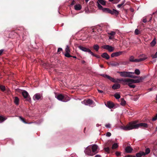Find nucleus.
<instances>
[{
    "label": "nucleus",
    "instance_id": "f257e3e1",
    "mask_svg": "<svg viewBox=\"0 0 157 157\" xmlns=\"http://www.w3.org/2000/svg\"><path fill=\"white\" fill-rule=\"evenodd\" d=\"M137 121H136L130 122L128 124L125 126H121V128L125 131H128L132 129H137L139 128H147L148 127V124L147 123L137 124Z\"/></svg>",
    "mask_w": 157,
    "mask_h": 157
},
{
    "label": "nucleus",
    "instance_id": "f03ea898",
    "mask_svg": "<svg viewBox=\"0 0 157 157\" xmlns=\"http://www.w3.org/2000/svg\"><path fill=\"white\" fill-rule=\"evenodd\" d=\"M101 76L105 78H107L113 82H131L132 83H137L140 82L142 80V78L141 77H140L139 79H137L136 80H134V79H130V78L115 79L114 78L111 77L108 75H101Z\"/></svg>",
    "mask_w": 157,
    "mask_h": 157
},
{
    "label": "nucleus",
    "instance_id": "7ed1b4c3",
    "mask_svg": "<svg viewBox=\"0 0 157 157\" xmlns=\"http://www.w3.org/2000/svg\"><path fill=\"white\" fill-rule=\"evenodd\" d=\"M98 9L102 10V11L106 13H109L112 15L115 14L116 15H118L119 14V11L113 9L112 10L110 9L106 8H103L102 6L99 3H98Z\"/></svg>",
    "mask_w": 157,
    "mask_h": 157
},
{
    "label": "nucleus",
    "instance_id": "20e7f679",
    "mask_svg": "<svg viewBox=\"0 0 157 157\" xmlns=\"http://www.w3.org/2000/svg\"><path fill=\"white\" fill-rule=\"evenodd\" d=\"M57 99L59 101H63V102H67L69 101L70 98L67 95H63L62 94H59L56 97Z\"/></svg>",
    "mask_w": 157,
    "mask_h": 157
},
{
    "label": "nucleus",
    "instance_id": "39448f33",
    "mask_svg": "<svg viewBox=\"0 0 157 157\" xmlns=\"http://www.w3.org/2000/svg\"><path fill=\"white\" fill-rule=\"evenodd\" d=\"M78 48L79 49L82 50L83 51L89 52L93 56L96 57L98 58H101V57L100 56L94 54L93 52H91V50L89 48H87L82 46H79Z\"/></svg>",
    "mask_w": 157,
    "mask_h": 157
},
{
    "label": "nucleus",
    "instance_id": "423d86ee",
    "mask_svg": "<svg viewBox=\"0 0 157 157\" xmlns=\"http://www.w3.org/2000/svg\"><path fill=\"white\" fill-rule=\"evenodd\" d=\"M118 73L120 74L121 76L125 78H130V75L134 74V73L133 72L126 71H118Z\"/></svg>",
    "mask_w": 157,
    "mask_h": 157
},
{
    "label": "nucleus",
    "instance_id": "0eeeda50",
    "mask_svg": "<svg viewBox=\"0 0 157 157\" xmlns=\"http://www.w3.org/2000/svg\"><path fill=\"white\" fill-rule=\"evenodd\" d=\"M112 143L111 141H109L106 143L105 147L104 148V149L105 151L107 153H109L110 151V148L112 145Z\"/></svg>",
    "mask_w": 157,
    "mask_h": 157
},
{
    "label": "nucleus",
    "instance_id": "6e6552de",
    "mask_svg": "<svg viewBox=\"0 0 157 157\" xmlns=\"http://www.w3.org/2000/svg\"><path fill=\"white\" fill-rule=\"evenodd\" d=\"M71 52L69 47L68 45H67L66 48H65V53L64 55L65 57H72V56L70 54V53Z\"/></svg>",
    "mask_w": 157,
    "mask_h": 157
},
{
    "label": "nucleus",
    "instance_id": "1a4fd4ad",
    "mask_svg": "<svg viewBox=\"0 0 157 157\" xmlns=\"http://www.w3.org/2000/svg\"><path fill=\"white\" fill-rule=\"evenodd\" d=\"M22 94L25 98L26 99L27 101H29L31 100V98L29 95V93H28L25 90H24L22 91Z\"/></svg>",
    "mask_w": 157,
    "mask_h": 157
},
{
    "label": "nucleus",
    "instance_id": "9d476101",
    "mask_svg": "<svg viewBox=\"0 0 157 157\" xmlns=\"http://www.w3.org/2000/svg\"><path fill=\"white\" fill-rule=\"evenodd\" d=\"M102 48L103 49L107 50L110 52L113 51L114 49L113 47L108 45H103L102 46Z\"/></svg>",
    "mask_w": 157,
    "mask_h": 157
},
{
    "label": "nucleus",
    "instance_id": "9b49d317",
    "mask_svg": "<svg viewBox=\"0 0 157 157\" xmlns=\"http://www.w3.org/2000/svg\"><path fill=\"white\" fill-rule=\"evenodd\" d=\"M43 97L39 93H37L35 94L33 97V99L35 100H41Z\"/></svg>",
    "mask_w": 157,
    "mask_h": 157
},
{
    "label": "nucleus",
    "instance_id": "f8f14e48",
    "mask_svg": "<svg viewBox=\"0 0 157 157\" xmlns=\"http://www.w3.org/2000/svg\"><path fill=\"white\" fill-rule=\"evenodd\" d=\"M105 105L110 109L113 108L114 106V104L110 101L107 102V103H105Z\"/></svg>",
    "mask_w": 157,
    "mask_h": 157
},
{
    "label": "nucleus",
    "instance_id": "ddd939ff",
    "mask_svg": "<svg viewBox=\"0 0 157 157\" xmlns=\"http://www.w3.org/2000/svg\"><path fill=\"white\" fill-rule=\"evenodd\" d=\"M98 148V146L96 145H92V152L94 153V155H95L96 153L98 152L97 150Z\"/></svg>",
    "mask_w": 157,
    "mask_h": 157
},
{
    "label": "nucleus",
    "instance_id": "4468645a",
    "mask_svg": "<svg viewBox=\"0 0 157 157\" xmlns=\"http://www.w3.org/2000/svg\"><path fill=\"white\" fill-rule=\"evenodd\" d=\"M122 53V52L120 51L117 52L115 53H113L111 54V57H117L121 55Z\"/></svg>",
    "mask_w": 157,
    "mask_h": 157
},
{
    "label": "nucleus",
    "instance_id": "2eb2a0df",
    "mask_svg": "<svg viewBox=\"0 0 157 157\" xmlns=\"http://www.w3.org/2000/svg\"><path fill=\"white\" fill-rule=\"evenodd\" d=\"M85 153L88 155H94V154H93V152H92L91 151V150L90 149L87 148L86 151H85Z\"/></svg>",
    "mask_w": 157,
    "mask_h": 157
},
{
    "label": "nucleus",
    "instance_id": "dca6fc26",
    "mask_svg": "<svg viewBox=\"0 0 157 157\" xmlns=\"http://www.w3.org/2000/svg\"><path fill=\"white\" fill-rule=\"evenodd\" d=\"M83 102L86 105H91L93 103V101L90 99H88L87 100H85Z\"/></svg>",
    "mask_w": 157,
    "mask_h": 157
},
{
    "label": "nucleus",
    "instance_id": "f3484780",
    "mask_svg": "<svg viewBox=\"0 0 157 157\" xmlns=\"http://www.w3.org/2000/svg\"><path fill=\"white\" fill-rule=\"evenodd\" d=\"M101 57L106 59H108L110 58V56L106 53H103L101 55Z\"/></svg>",
    "mask_w": 157,
    "mask_h": 157
},
{
    "label": "nucleus",
    "instance_id": "a211bd4d",
    "mask_svg": "<svg viewBox=\"0 0 157 157\" xmlns=\"http://www.w3.org/2000/svg\"><path fill=\"white\" fill-rule=\"evenodd\" d=\"M107 63L109 65H110L112 67H116L119 65V63H118L117 62H111L110 63H109L107 62Z\"/></svg>",
    "mask_w": 157,
    "mask_h": 157
},
{
    "label": "nucleus",
    "instance_id": "6ab92c4d",
    "mask_svg": "<svg viewBox=\"0 0 157 157\" xmlns=\"http://www.w3.org/2000/svg\"><path fill=\"white\" fill-rule=\"evenodd\" d=\"M124 84L128 85L129 87L131 88H134L135 87V85L134 84H132V83L131 82H124Z\"/></svg>",
    "mask_w": 157,
    "mask_h": 157
},
{
    "label": "nucleus",
    "instance_id": "aec40b11",
    "mask_svg": "<svg viewBox=\"0 0 157 157\" xmlns=\"http://www.w3.org/2000/svg\"><path fill=\"white\" fill-rule=\"evenodd\" d=\"M147 58V57H144V58H140L139 59H134L133 62H139L143 61Z\"/></svg>",
    "mask_w": 157,
    "mask_h": 157
},
{
    "label": "nucleus",
    "instance_id": "412c9836",
    "mask_svg": "<svg viewBox=\"0 0 157 157\" xmlns=\"http://www.w3.org/2000/svg\"><path fill=\"white\" fill-rule=\"evenodd\" d=\"M153 154L157 156V144L154 146L153 150Z\"/></svg>",
    "mask_w": 157,
    "mask_h": 157
},
{
    "label": "nucleus",
    "instance_id": "4be33fe9",
    "mask_svg": "<svg viewBox=\"0 0 157 157\" xmlns=\"http://www.w3.org/2000/svg\"><path fill=\"white\" fill-rule=\"evenodd\" d=\"M125 151L126 153H131L133 151V149L130 147L127 146L125 148Z\"/></svg>",
    "mask_w": 157,
    "mask_h": 157
},
{
    "label": "nucleus",
    "instance_id": "5701e85b",
    "mask_svg": "<svg viewBox=\"0 0 157 157\" xmlns=\"http://www.w3.org/2000/svg\"><path fill=\"white\" fill-rule=\"evenodd\" d=\"M120 84L115 83L112 86V89L114 90H116L120 88Z\"/></svg>",
    "mask_w": 157,
    "mask_h": 157
},
{
    "label": "nucleus",
    "instance_id": "b1692460",
    "mask_svg": "<svg viewBox=\"0 0 157 157\" xmlns=\"http://www.w3.org/2000/svg\"><path fill=\"white\" fill-rule=\"evenodd\" d=\"M82 9V6L80 4H76L74 6V9L76 10H80Z\"/></svg>",
    "mask_w": 157,
    "mask_h": 157
},
{
    "label": "nucleus",
    "instance_id": "393cba45",
    "mask_svg": "<svg viewBox=\"0 0 157 157\" xmlns=\"http://www.w3.org/2000/svg\"><path fill=\"white\" fill-rule=\"evenodd\" d=\"M144 155H145L144 152L142 151H140L139 153L136 154V156L137 157H141L142 156Z\"/></svg>",
    "mask_w": 157,
    "mask_h": 157
},
{
    "label": "nucleus",
    "instance_id": "a878e982",
    "mask_svg": "<svg viewBox=\"0 0 157 157\" xmlns=\"http://www.w3.org/2000/svg\"><path fill=\"white\" fill-rule=\"evenodd\" d=\"M97 4L98 3L100 5V4L102 5H105L106 1L105 0H98Z\"/></svg>",
    "mask_w": 157,
    "mask_h": 157
},
{
    "label": "nucleus",
    "instance_id": "bb28decb",
    "mask_svg": "<svg viewBox=\"0 0 157 157\" xmlns=\"http://www.w3.org/2000/svg\"><path fill=\"white\" fill-rule=\"evenodd\" d=\"M7 119V118L0 116V123H2Z\"/></svg>",
    "mask_w": 157,
    "mask_h": 157
},
{
    "label": "nucleus",
    "instance_id": "cd10ccee",
    "mask_svg": "<svg viewBox=\"0 0 157 157\" xmlns=\"http://www.w3.org/2000/svg\"><path fill=\"white\" fill-rule=\"evenodd\" d=\"M121 100V104L122 105H124L126 104V101L124 100V98H121L120 99Z\"/></svg>",
    "mask_w": 157,
    "mask_h": 157
},
{
    "label": "nucleus",
    "instance_id": "c85d7f7f",
    "mask_svg": "<svg viewBox=\"0 0 157 157\" xmlns=\"http://www.w3.org/2000/svg\"><path fill=\"white\" fill-rule=\"evenodd\" d=\"M19 100L17 97H15L14 102L16 105H17L19 104Z\"/></svg>",
    "mask_w": 157,
    "mask_h": 157
},
{
    "label": "nucleus",
    "instance_id": "c756f323",
    "mask_svg": "<svg viewBox=\"0 0 157 157\" xmlns=\"http://www.w3.org/2000/svg\"><path fill=\"white\" fill-rule=\"evenodd\" d=\"M93 49L95 50L96 52H98L99 49V46L97 44H95L93 46Z\"/></svg>",
    "mask_w": 157,
    "mask_h": 157
},
{
    "label": "nucleus",
    "instance_id": "7c9ffc66",
    "mask_svg": "<svg viewBox=\"0 0 157 157\" xmlns=\"http://www.w3.org/2000/svg\"><path fill=\"white\" fill-rule=\"evenodd\" d=\"M0 89L2 92H4L6 90V87L5 86H3L2 85H0Z\"/></svg>",
    "mask_w": 157,
    "mask_h": 157
},
{
    "label": "nucleus",
    "instance_id": "2f4dec72",
    "mask_svg": "<svg viewBox=\"0 0 157 157\" xmlns=\"http://www.w3.org/2000/svg\"><path fill=\"white\" fill-rule=\"evenodd\" d=\"M125 2V0H124L122 1L121 4H118L117 5V6L119 8H121L122 6H123Z\"/></svg>",
    "mask_w": 157,
    "mask_h": 157
},
{
    "label": "nucleus",
    "instance_id": "473e14b6",
    "mask_svg": "<svg viewBox=\"0 0 157 157\" xmlns=\"http://www.w3.org/2000/svg\"><path fill=\"white\" fill-rule=\"evenodd\" d=\"M133 72L134 74L137 75H139L140 74V71L138 69H136L135 71V72Z\"/></svg>",
    "mask_w": 157,
    "mask_h": 157
},
{
    "label": "nucleus",
    "instance_id": "72a5a7b5",
    "mask_svg": "<svg viewBox=\"0 0 157 157\" xmlns=\"http://www.w3.org/2000/svg\"><path fill=\"white\" fill-rule=\"evenodd\" d=\"M118 147V145L117 143H115L112 145L111 148L112 149H116Z\"/></svg>",
    "mask_w": 157,
    "mask_h": 157
},
{
    "label": "nucleus",
    "instance_id": "f704fd0d",
    "mask_svg": "<svg viewBox=\"0 0 157 157\" xmlns=\"http://www.w3.org/2000/svg\"><path fill=\"white\" fill-rule=\"evenodd\" d=\"M19 117L20 119L25 124H27V123L25 121L24 118L22 117L21 116H19Z\"/></svg>",
    "mask_w": 157,
    "mask_h": 157
},
{
    "label": "nucleus",
    "instance_id": "c9c22d12",
    "mask_svg": "<svg viewBox=\"0 0 157 157\" xmlns=\"http://www.w3.org/2000/svg\"><path fill=\"white\" fill-rule=\"evenodd\" d=\"M114 97L116 98V99H119V98H120L121 96L119 94L116 93L114 94Z\"/></svg>",
    "mask_w": 157,
    "mask_h": 157
},
{
    "label": "nucleus",
    "instance_id": "e433bc0d",
    "mask_svg": "<svg viewBox=\"0 0 157 157\" xmlns=\"http://www.w3.org/2000/svg\"><path fill=\"white\" fill-rule=\"evenodd\" d=\"M156 44V42L155 41V40L154 39L152 41L151 43H150V44H151V46L153 47Z\"/></svg>",
    "mask_w": 157,
    "mask_h": 157
},
{
    "label": "nucleus",
    "instance_id": "4c0bfd02",
    "mask_svg": "<svg viewBox=\"0 0 157 157\" xmlns=\"http://www.w3.org/2000/svg\"><path fill=\"white\" fill-rule=\"evenodd\" d=\"M135 34L136 35H138L140 34V32L138 29H136L134 32Z\"/></svg>",
    "mask_w": 157,
    "mask_h": 157
},
{
    "label": "nucleus",
    "instance_id": "58836bf2",
    "mask_svg": "<svg viewBox=\"0 0 157 157\" xmlns=\"http://www.w3.org/2000/svg\"><path fill=\"white\" fill-rule=\"evenodd\" d=\"M150 150L149 148H147L145 149V155L148 154L150 152Z\"/></svg>",
    "mask_w": 157,
    "mask_h": 157
},
{
    "label": "nucleus",
    "instance_id": "ea45409f",
    "mask_svg": "<svg viewBox=\"0 0 157 157\" xmlns=\"http://www.w3.org/2000/svg\"><path fill=\"white\" fill-rule=\"evenodd\" d=\"M128 63V62H123V61H121L120 62H119L118 63H119L120 65H126Z\"/></svg>",
    "mask_w": 157,
    "mask_h": 157
},
{
    "label": "nucleus",
    "instance_id": "a19ab883",
    "mask_svg": "<svg viewBox=\"0 0 157 157\" xmlns=\"http://www.w3.org/2000/svg\"><path fill=\"white\" fill-rule=\"evenodd\" d=\"M134 60V58L133 56H131L130 57L129 61L131 62H133Z\"/></svg>",
    "mask_w": 157,
    "mask_h": 157
},
{
    "label": "nucleus",
    "instance_id": "79ce46f5",
    "mask_svg": "<svg viewBox=\"0 0 157 157\" xmlns=\"http://www.w3.org/2000/svg\"><path fill=\"white\" fill-rule=\"evenodd\" d=\"M116 34V33L114 31H111L110 33H108V34L111 36H113Z\"/></svg>",
    "mask_w": 157,
    "mask_h": 157
},
{
    "label": "nucleus",
    "instance_id": "37998d69",
    "mask_svg": "<svg viewBox=\"0 0 157 157\" xmlns=\"http://www.w3.org/2000/svg\"><path fill=\"white\" fill-rule=\"evenodd\" d=\"M139 77L137 76L134 75H130V78H139Z\"/></svg>",
    "mask_w": 157,
    "mask_h": 157
},
{
    "label": "nucleus",
    "instance_id": "c03bdc74",
    "mask_svg": "<svg viewBox=\"0 0 157 157\" xmlns=\"http://www.w3.org/2000/svg\"><path fill=\"white\" fill-rule=\"evenodd\" d=\"M151 57L152 58H156L157 57V52L154 55H151Z\"/></svg>",
    "mask_w": 157,
    "mask_h": 157
},
{
    "label": "nucleus",
    "instance_id": "a18cd8bd",
    "mask_svg": "<svg viewBox=\"0 0 157 157\" xmlns=\"http://www.w3.org/2000/svg\"><path fill=\"white\" fill-rule=\"evenodd\" d=\"M105 126L107 128H111V124L109 123L107 124H105Z\"/></svg>",
    "mask_w": 157,
    "mask_h": 157
},
{
    "label": "nucleus",
    "instance_id": "49530a36",
    "mask_svg": "<svg viewBox=\"0 0 157 157\" xmlns=\"http://www.w3.org/2000/svg\"><path fill=\"white\" fill-rule=\"evenodd\" d=\"M157 119V114H156V116H155L154 117H153L152 119V120L153 121H155Z\"/></svg>",
    "mask_w": 157,
    "mask_h": 157
},
{
    "label": "nucleus",
    "instance_id": "de8ad7c7",
    "mask_svg": "<svg viewBox=\"0 0 157 157\" xmlns=\"http://www.w3.org/2000/svg\"><path fill=\"white\" fill-rule=\"evenodd\" d=\"M115 154L117 156H119L120 155L121 153L117 151L116 152Z\"/></svg>",
    "mask_w": 157,
    "mask_h": 157
},
{
    "label": "nucleus",
    "instance_id": "09e8293b",
    "mask_svg": "<svg viewBox=\"0 0 157 157\" xmlns=\"http://www.w3.org/2000/svg\"><path fill=\"white\" fill-rule=\"evenodd\" d=\"M111 133L109 132H107L106 133V136L108 137H110L111 136Z\"/></svg>",
    "mask_w": 157,
    "mask_h": 157
},
{
    "label": "nucleus",
    "instance_id": "8fccbe9b",
    "mask_svg": "<svg viewBox=\"0 0 157 157\" xmlns=\"http://www.w3.org/2000/svg\"><path fill=\"white\" fill-rule=\"evenodd\" d=\"M62 50V48H58L57 52L58 53H59V52Z\"/></svg>",
    "mask_w": 157,
    "mask_h": 157
},
{
    "label": "nucleus",
    "instance_id": "3c124183",
    "mask_svg": "<svg viewBox=\"0 0 157 157\" xmlns=\"http://www.w3.org/2000/svg\"><path fill=\"white\" fill-rule=\"evenodd\" d=\"M3 51L4 50L3 49H1L0 50V56L2 54Z\"/></svg>",
    "mask_w": 157,
    "mask_h": 157
},
{
    "label": "nucleus",
    "instance_id": "603ef678",
    "mask_svg": "<svg viewBox=\"0 0 157 157\" xmlns=\"http://www.w3.org/2000/svg\"><path fill=\"white\" fill-rule=\"evenodd\" d=\"M75 2L74 0H73L71 4V5L72 6L73 5H75Z\"/></svg>",
    "mask_w": 157,
    "mask_h": 157
},
{
    "label": "nucleus",
    "instance_id": "864d4df0",
    "mask_svg": "<svg viewBox=\"0 0 157 157\" xmlns=\"http://www.w3.org/2000/svg\"><path fill=\"white\" fill-rule=\"evenodd\" d=\"M147 20L146 18H144L143 19V22L144 23L147 22Z\"/></svg>",
    "mask_w": 157,
    "mask_h": 157
},
{
    "label": "nucleus",
    "instance_id": "5fc2aeb1",
    "mask_svg": "<svg viewBox=\"0 0 157 157\" xmlns=\"http://www.w3.org/2000/svg\"><path fill=\"white\" fill-rule=\"evenodd\" d=\"M97 90H98V92H99V93H103V91L102 90H100L98 89H97Z\"/></svg>",
    "mask_w": 157,
    "mask_h": 157
},
{
    "label": "nucleus",
    "instance_id": "6e6d98bb",
    "mask_svg": "<svg viewBox=\"0 0 157 157\" xmlns=\"http://www.w3.org/2000/svg\"><path fill=\"white\" fill-rule=\"evenodd\" d=\"M109 38L110 40H112L113 39V36H109Z\"/></svg>",
    "mask_w": 157,
    "mask_h": 157
},
{
    "label": "nucleus",
    "instance_id": "4d7b16f0",
    "mask_svg": "<svg viewBox=\"0 0 157 157\" xmlns=\"http://www.w3.org/2000/svg\"><path fill=\"white\" fill-rule=\"evenodd\" d=\"M131 155H127L125 156L124 157H131Z\"/></svg>",
    "mask_w": 157,
    "mask_h": 157
},
{
    "label": "nucleus",
    "instance_id": "13d9d810",
    "mask_svg": "<svg viewBox=\"0 0 157 157\" xmlns=\"http://www.w3.org/2000/svg\"><path fill=\"white\" fill-rule=\"evenodd\" d=\"M95 157H101V156L100 155H97L95 156Z\"/></svg>",
    "mask_w": 157,
    "mask_h": 157
},
{
    "label": "nucleus",
    "instance_id": "bf43d9fd",
    "mask_svg": "<svg viewBox=\"0 0 157 157\" xmlns=\"http://www.w3.org/2000/svg\"><path fill=\"white\" fill-rule=\"evenodd\" d=\"M85 62H86L84 60H82V64H84V63H85Z\"/></svg>",
    "mask_w": 157,
    "mask_h": 157
},
{
    "label": "nucleus",
    "instance_id": "052dcab7",
    "mask_svg": "<svg viewBox=\"0 0 157 157\" xmlns=\"http://www.w3.org/2000/svg\"><path fill=\"white\" fill-rule=\"evenodd\" d=\"M73 57V58H75V59L77 58V57L76 56H72V57Z\"/></svg>",
    "mask_w": 157,
    "mask_h": 157
},
{
    "label": "nucleus",
    "instance_id": "680f3d73",
    "mask_svg": "<svg viewBox=\"0 0 157 157\" xmlns=\"http://www.w3.org/2000/svg\"><path fill=\"white\" fill-rule=\"evenodd\" d=\"M138 98V97H136V98H135V101H136L137 100Z\"/></svg>",
    "mask_w": 157,
    "mask_h": 157
},
{
    "label": "nucleus",
    "instance_id": "e2e57ef3",
    "mask_svg": "<svg viewBox=\"0 0 157 157\" xmlns=\"http://www.w3.org/2000/svg\"><path fill=\"white\" fill-rule=\"evenodd\" d=\"M156 13H157V11H156V12H154V13H153V14H155Z\"/></svg>",
    "mask_w": 157,
    "mask_h": 157
},
{
    "label": "nucleus",
    "instance_id": "0e129e2a",
    "mask_svg": "<svg viewBox=\"0 0 157 157\" xmlns=\"http://www.w3.org/2000/svg\"><path fill=\"white\" fill-rule=\"evenodd\" d=\"M131 12H133L134 11V9H131Z\"/></svg>",
    "mask_w": 157,
    "mask_h": 157
},
{
    "label": "nucleus",
    "instance_id": "69168bd1",
    "mask_svg": "<svg viewBox=\"0 0 157 157\" xmlns=\"http://www.w3.org/2000/svg\"><path fill=\"white\" fill-rule=\"evenodd\" d=\"M100 67H101V68H103V66L102 65H100Z\"/></svg>",
    "mask_w": 157,
    "mask_h": 157
},
{
    "label": "nucleus",
    "instance_id": "338daca9",
    "mask_svg": "<svg viewBox=\"0 0 157 157\" xmlns=\"http://www.w3.org/2000/svg\"><path fill=\"white\" fill-rule=\"evenodd\" d=\"M88 10V8H86L85 9L86 11L87 12V10Z\"/></svg>",
    "mask_w": 157,
    "mask_h": 157
},
{
    "label": "nucleus",
    "instance_id": "774afa93",
    "mask_svg": "<svg viewBox=\"0 0 157 157\" xmlns=\"http://www.w3.org/2000/svg\"><path fill=\"white\" fill-rule=\"evenodd\" d=\"M131 157H136L134 155H131Z\"/></svg>",
    "mask_w": 157,
    "mask_h": 157
}]
</instances>
